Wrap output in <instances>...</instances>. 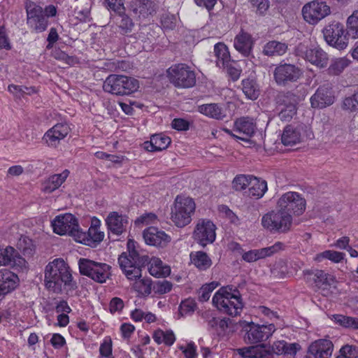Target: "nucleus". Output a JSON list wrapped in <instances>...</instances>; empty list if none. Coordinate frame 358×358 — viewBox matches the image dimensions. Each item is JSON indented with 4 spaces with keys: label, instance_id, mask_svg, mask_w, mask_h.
Returning <instances> with one entry per match:
<instances>
[{
    "label": "nucleus",
    "instance_id": "680f3d73",
    "mask_svg": "<svg viewBox=\"0 0 358 358\" xmlns=\"http://www.w3.org/2000/svg\"><path fill=\"white\" fill-rule=\"evenodd\" d=\"M123 308L124 302L120 298L114 297L110 300L109 303V310L111 313L120 312Z\"/></svg>",
    "mask_w": 358,
    "mask_h": 358
},
{
    "label": "nucleus",
    "instance_id": "2f4dec72",
    "mask_svg": "<svg viewBox=\"0 0 358 358\" xmlns=\"http://www.w3.org/2000/svg\"><path fill=\"white\" fill-rule=\"evenodd\" d=\"M132 10L143 17L152 15L156 10L155 3L152 0H135L132 2Z\"/></svg>",
    "mask_w": 358,
    "mask_h": 358
},
{
    "label": "nucleus",
    "instance_id": "3c124183",
    "mask_svg": "<svg viewBox=\"0 0 358 358\" xmlns=\"http://www.w3.org/2000/svg\"><path fill=\"white\" fill-rule=\"evenodd\" d=\"M119 15L120 20L118 22V27L121 29L122 34H126L131 32L134 26V23L132 22V20L127 15H124V12L119 14Z\"/></svg>",
    "mask_w": 358,
    "mask_h": 358
},
{
    "label": "nucleus",
    "instance_id": "4d7b16f0",
    "mask_svg": "<svg viewBox=\"0 0 358 358\" xmlns=\"http://www.w3.org/2000/svg\"><path fill=\"white\" fill-rule=\"evenodd\" d=\"M253 8H256V13L260 15L266 13L269 8L268 0H249Z\"/></svg>",
    "mask_w": 358,
    "mask_h": 358
},
{
    "label": "nucleus",
    "instance_id": "f257e3e1",
    "mask_svg": "<svg viewBox=\"0 0 358 358\" xmlns=\"http://www.w3.org/2000/svg\"><path fill=\"white\" fill-rule=\"evenodd\" d=\"M44 282L46 288L51 292L60 294L63 288H76V282H72V275L69 268L62 259H55L45 268Z\"/></svg>",
    "mask_w": 358,
    "mask_h": 358
},
{
    "label": "nucleus",
    "instance_id": "7c9ffc66",
    "mask_svg": "<svg viewBox=\"0 0 358 358\" xmlns=\"http://www.w3.org/2000/svg\"><path fill=\"white\" fill-rule=\"evenodd\" d=\"M69 174V171L66 169L59 174L51 176L43 184V190L45 192L51 193L58 189L65 181Z\"/></svg>",
    "mask_w": 358,
    "mask_h": 358
},
{
    "label": "nucleus",
    "instance_id": "79ce46f5",
    "mask_svg": "<svg viewBox=\"0 0 358 358\" xmlns=\"http://www.w3.org/2000/svg\"><path fill=\"white\" fill-rule=\"evenodd\" d=\"M190 257L192 263L201 271L206 270L212 264L211 259L204 252H196L195 254H191Z\"/></svg>",
    "mask_w": 358,
    "mask_h": 358
},
{
    "label": "nucleus",
    "instance_id": "09e8293b",
    "mask_svg": "<svg viewBox=\"0 0 358 358\" xmlns=\"http://www.w3.org/2000/svg\"><path fill=\"white\" fill-rule=\"evenodd\" d=\"M334 317L336 323L345 328L358 329V318L343 315H334Z\"/></svg>",
    "mask_w": 358,
    "mask_h": 358
},
{
    "label": "nucleus",
    "instance_id": "0e129e2a",
    "mask_svg": "<svg viewBox=\"0 0 358 358\" xmlns=\"http://www.w3.org/2000/svg\"><path fill=\"white\" fill-rule=\"evenodd\" d=\"M179 349L182 351L186 358H195L196 356V347L193 343H188L186 348L180 346Z\"/></svg>",
    "mask_w": 358,
    "mask_h": 358
},
{
    "label": "nucleus",
    "instance_id": "aec40b11",
    "mask_svg": "<svg viewBox=\"0 0 358 358\" xmlns=\"http://www.w3.org/2000/svg\"><path fill=\"white\" fill-rule=\"evenodd\" d=\"M70 127L66 123H59L48 130L43 137L50 147H56L61 140L64 139L70 132Z\"/></svg>",
    "mask_w": 358,
    "mask_h": 358
},
{
    "label": "nucleus",
    "instance_id": "a19ab883",
    "mask_svg": "<svg viewBox=\"0 0 358 358\" xmlns=\"http://www.w3.org/2000/svg\"><path fill=\"white\" fill-rule=\"evenodd\" d=\"M287 49L285 43L272 41L264 45L263 53L267 56L282 55L286 52Z\"/></svg>",
    "mask_w": 358,
    "mask_h": 358
},
{
    "label": "nucleus",
    "instance_id": "69168bd1",
    "mask_svg": "<svg viewBox=\"0 0 358 358\" xmlns=\"http://www.w3.org/2000/svg\"><path fill=\"white\" fill-rule=\"evenodd\" d=\"M100 354L103 357H109L112 353V341L109 339H105L99 348Z\"/></svg>",
    "mask_w": 358,
    "mask_h": 358
},
{
    "label": "nucleus",
    "instance_id": "9d476101",
    "mask_svg": "<svg viewBox=\"0 0 358 358\" xmlns=\"http://www.w3.org/2000/svg\"><path fill=\"white\" fill-rule=\"evenodd\" d=\"M306 204L305 199L300 194L288 192L278 199L277 206L290 215H301L305 211Z\"/></svg>",
    "mask_w": 358,
    "mask_h": 358
},
{
    "label": "nucleus",
    "instance_id": "49530a36",
    "mask_svg": "<svg viewBox=\"0 0 358 358\" xmlns=\"http://www.w3.org/2000/svg\"><path fill=\"white\" fill-rule=\"evenodd\" d=\"M346 34L352 38H358V10H355L348 18Z\"/></svg>",
    "mask_w": 358,
    "mask_h": 358
},
{
    "label": "nucleus",
    "instance_id": "ea45409f",
    "mask_svg": "<svg viewBox=\"0 0 358 358\" xmlns=\"http://www.w3.org/2000/svg\"><path fill=\"white\" fill-rule=\"evenodd\" d=\"M313 274V279L318 288L326 289L334 282V276L322 270H316Z\"/></svg>",
    "mask_w": 358,
    "mask_h": 358
},
{
    "label": "nucleus",
    "instance_id": "473e14b6",
    "mask_svg": "<svg viewBox=\"0 0 358 358\" xmlns=\"http://www.w3.org/2000/svg\"><path fill=\"white\" fill-rule=\"evenodd\" d=\"M199 111L209 117L223 120L226 114L223 108L217 103H207L199 106Z\"/></svg>",
    "mask_w": 358,
    "mask_h": 358
},
{
    "label": "nucleus",
    "instance_id": "bb28decb",
    "mask_svg": "<svg viewBox=\"0 0 358 358\" xmlns=\"http://www.w3.org/2000/svg\"><path fill=\"white\" fill-rule=\"evenodd\" d=\"M108 230L116 235L121 234L127 229L128 219L126 216L119 215L117 212L109 214L106 219Z\"/></svg>",
    "mask_w": 358,
    "mask_h": 358
},
{
    "label": "nucleus",
    "instance_id": "c03bdc74",
    "mask_svg": "<svg viewBox=\"0 0 358 358\" xmlns=\"http://www.w3.org/2000/svg\"><path fill=\"white\" fill-rule=\"evenodd\" d=\"M264 345H257L237 349L238 353L243 358H262V348Z\"/></svg>",
    "mask_w": 358,
    "mask_h": 358
},
{
    "label": "nucleus",
    "instance_id": "ddd939ff",
    "mask_svg": "<svg viewBox=\"0 0 358 358\" xmlns=\"http://www.w3.org/2000/svg\"><path fill=\"white\" fill-rule=\"evenodd\" d=\"M343 24L334 21L323 29L324 38L327 43L338 49L343 50L348 45L347 34Z\"/></svg>",
    "mask_w": 358,
    "mask_h": 358
},
{
    "label": "nucleus",
    "instance_id": "6ab92c4d",
    "mask_svg": "<svg viewBox=\"0 0 358 358\" xmlns=\"http://www.w3.org/2000/svg\"><path fill=\"white\" fill-rule=\"evenodd\" d=\"M334 345L327 339H319L313 342L308 347L307 358H330Z\"/></svg>",
    "mask_w": 358,
    "mask_h": 358
},
{
    "label": "nucleus",
    "instance_id": "72a5a7b5",
    "mask_svg": "<svg viewBox=\"0 0 358 358\" xmlns=\"http://www.w3.org/2000/svg\"><path fill=\"white\" fill-rule=\"evenodd\" d=\"M275 101L278 106H282V108H286L291 105L296 107L299 101V97L292 91H282L277 94Z\"/></svg>",
    "mask_w": 358,
    "mask_h": 358
},
{
    "label": "nucleus",
    "instance_id": "393cba45",
    "mask_svg": "<svg viewBox=\"0 0 358 358\" xmlns=\"http://www.w3.org/2000/svg\"><path fill=\"white\" fill-rule=\"evenodd\" d=\"M283 244L280 242L275 243L271 247L262 248L259 250H252L244 252L242 258L247 262H253L259 259L265 258L282 250Z\"/></svg>",
    "mask_w": 358,
    "mask_h": 358
},
{
    "label": "nucleus",
    "instance_id": "dca6fc26",
    "mask_svg": "<svg viewBox=\"0 0 358 358\" xmlns=\"http://www.w3.org/2000/svg\"><path fill=\"white\" fill-rule=\"evenodd\" d=\"M335 96L329 84L320 86L310 98L313 108H323L334 103Z\"/></svg>",
    "mask_w": 358,
    "mask_h": 358
},
{
    "label": "nucleus",
    "instance_id": "a18cd8bd",
    "mask_svg": "<svg viewBox=\"0 0 358 358\" xmlns=\"http://www.w3.org/2000/svg\"><path fill=\"white\" fill-rule=\"evenodd\" d=\"M17 248L24 256L31 257L35 251V245L31 239L27 236H22L17 242Z\"/></svg>",
    "mask_w": 358,
    "mask_h": 358
},
{
    "label": "nucleus",
    "instance_id": "4be33fe9",
    "mask_svg": "<svg viewBox=\"0 0 358 358\" xmlns=\"http://www.w3.org/2000/svg\"><path fill=\"white\" fill-rule=\"evenodd\" d=\"M143 237L146 244L153 246L164 247L171 241V237L168 234L155 227L145 229L143 232Z\"/></svg>",
    "mask_w": 358,
    "mask_h": 358
},
{
    "label": "nucleus",
    "instance_id": "a211bd4d",
    "mask_svg": "<svg viewBox=\"0 0 358 358\" xmlns=\"http://www.w3.org/2000/svg\"><path fill=\"white\" fill-rule=\"evenodd\" d=\"M26 260L10 246L0 251V266H9L16 269L26 268Z\"/></svg>",
    "mask_w": 358,
    "mask_h": 358
},
{
    "label": "nucleus",
    "instance_id": "13d9d810",
    "mask_svg": "<svg viewBox=\"0 0 358 358\" xmlns=\"http://www.w3.org/2000/svg\"><path fill=\"white\" fill-rule=\"evenodd\" d=\"M296 114V107L290 106L282 108L278 113L279 118L284 122H289Z\"/></svg>",
    "mask_w": 358,
    "mask_h": 358
},
{
    "label": "nucleus",
    "instance_id": "f8f14e48",
    "mask_svg": "<svg viewBox=\"0 0 358 358\" xmlns=\"http://www.w3.org/2000/svg\"><path fill=\"white\" fill-rule=\"evenodd\" d=\"M302 76L301 69L292 64L280 63L274 69L273 78L276 84L285 87L296 82Z\"/></svg>",
    "mask_w": 358,
    "mask_h": 358
},
{
    "label": "nucleus",
    "instance_id": "4468645a",
    "mask_svg": "<svg viewBox=\"0 0 358 358\" xmlns=\"http://www.w3.org/2000/svg\"><path fill=\"white\" fill-rule=\"evenodd\" d=\"M330 13V7L323 1H313L304 5L302 8L304 20L310 24H316Z\"/></svg>",
    "mask_w": 358,
    "mask_h": 358
},
{
    "label": "nucleus",
    "instance_id": "c756f323",
    "mask_svg": "<svg viewBox=\"0 0 358 358\" xmlns=\"http://www.w3.org/2000/svg\"><path fill=\"white\" fill-rule=\"evenodd\" d=\"M171 143V138L162 134H154L150 141L144 143L145 148L150 152L161 151L166 149Z\"/></svg>",
    "mask_w": 358,
    "mask_h": 358
},
{
    "label": "nucleus",
    "instance_id": "423d86ee",
    "mask_svg": "<svg viewBox=\"0 0 358 358\" xmlns=\"http://www.w3.org/2000/svg\"><path fill=\"white\" fill-rule=\"evenodd\" d=\"M78 266L81 275H86L99 283L106 282L111 276V266L106 263L80 258Z\"/></svg>",
    "mask_w": 358,
    "mask_h": 358
},
{
    "label": "nucleus",
    "instance_id": "2eb2a0df",
    "mask_svg": "<svg viewBox=\"0 0 358 358\" xmlns=\"http://www.w3.org/2000/svg\"><path fill=\"white\" fill-rule=\"evenodd\" d=\"M215 236V226L211 221L201 220L198 222L194 231V238L199 245L205 247L213 243Z\"/></svg>",
    "mask_w": 358,
    "mask_h": 358
},
{
    "label": "nucleus",
    "instance_id": "de8ad7c7",
    "mask_svg": "<svg viewBox=\"0 0 358 358\" xmlns=\"http://www.w3.org/2000/svg\"><path fill=\"white\" fill-rule=\"evenodd\" d=\"M344 257L345 254L343 252L334 250H325L323 252L317 255L315 260L321 262L323 259H327L334 263H338L344 259Z\"/></svg>",
    "mask_w": 358,
    "mask_h": 358
},
{
    "label": "nucleus",
    "instance_id": "7ed1b4c3",
    "mask_svg": "<svg viewBox=\"0 0 358 358\" xmlns=\"http://www.w3.org/2000/svg\"><path fill=\"white\" fill-rule=\"evenodd\" d=\"M196 204L193 199L184 195H178L171 207V220L180 228L188 225L192 222Z\"/></svg>",
    "mask_w": 358,
    "mask_h": 358
},
{
    "label": "nucleus",
    "instance_id": "603ef678",
    "mask_svg": "<svg viewBox=\"0 0 358 358\" xmlns=\"http://www.w3.org/2000/svg\"><path fill=\"white\" fill-rule=\"evenodd\" d=\"M172 284L166 280H159L153 282V291L155 293L162 294L171 290Z\"/></svg>",
    "mask_w": 358,
    "mask_h": 358
},
{
    "label": "nucleus",
    "instance_id": "b1692460",
    "mask_svg": "<svg viewBox=\"0 0 358 358\" xmlns=\"http://www.w3.org/2000/svg\"><path fill=\"white\" fill-rule=\"evenodd\" d=\"M256 125L249 117H241L234 122V131L239 134L238 139L248 141L255 131Z\"/></svg>",
    "mask_w": 358,
    "mask_h": 358
},
{
    "label": "nucleus",
    "instance_id": "8fccbe9b",
    "mask_svg": "<svg viewBox=\"0 0 358 358\" xmlns=\"http://www.w3.org/2000/svg\"><path fill=\"white\" fill-rule=\"evenodd\" d=\"M135 287L138 292L148 296L151 294V291L153 289V282L149 278H143L136 282Z\"/></svg>",
    "mask_w": 358,
    "mask_h": 358
},
{
    "label": "nucleus",
    "instance_id": "20e7f679",
    "mask_svg": "<svg viewBox=\"0 0 358 358\" xmlns=\"http://www.w3.org/2000/svg\"><path fill=\"white\" fill-rule=\"evenodd\" d=\"M139 87L138 81L131 77L110 74L103 84L104 92L117 96L129 95L136 92Z\"/></svg>",
    "mask_w": 358,
    "mask_h": 358
},
{
    "label": "nucleus",
    "instance_id": "a878e982",
    "mask_svg": "<svg viewBox=\"0 0 358 358\" xmlns=\"http://www.w3.org/2000/svg\"><path fill=\"white\" fill-rule=\"evenodd\" d=\"M76 236V241L90 247H96L103 241L104 233L98 230L96 228L90 227L87 232L83 231L80 229Z\"/></svg>",
    "mask_w": 358,
    "mask_h": 358
},
{
    "label": "nucleus",
    "instance_id": "bf43d9fd",
    "mask_svg": "<svg viewBox=\"0 0 358 358\" xmlns=\"http://www.w3.org/2000/svg\"><path fill=\"white\" fill-rule=\"evenodd\" d=\"M341 355L336 358H358V348L352 345H345L340 350Z\"/></svg>",
    "mask_w": 358,
    "mask_h": 358
},
{
    "label": "nucleus",
    "instance_id": "e2e57ef3",
    "mask_svg": "<svg viewBox=\"0 0 358 358\" xmlns=\"http://www.w3.org/2000/svg\"><path fill=\"white\" fill-rule=\"evenodd\" d=\"M0 49L10 50L11 45L4 27H0Z\"/></svg>",
    "mask_w": 358,
    "mask_h": 358
},
{
    "label": "nucleus",
    "instance_id": "774afa93",
    "mask_svg": "<svg viewBox=\"0 0 358 358\" xmlns=\"http://www.w3.org/2000/svg\"><path fill=\"white\" fill-rule=\"evenodd\" d=\"M180 307V313L183 315L194 312L196 304L194 301L187 300L182 301Z\"/></svg>",
    "mask_w": 358,
    "mask_h": 358
},
{
    "label": "nucleus",
    "instance_id": "5701e85b",
    "mask_svg": "<svg viewBox=\"0 0 358 358\" xmlns=\"http://www.w3.org/2000/svg\"><path fill=\"white\" fill-rule=\"evenodd\" d=\"M131 255L122 253L118 258V263L122 271L129 280H133L141 276V271L134 264Z\"/></svg>",
    "mask_w": 358,
    "mask_h": 358
},
{
    "label": "nucleus",
    "instance_id": "f704fd0d",
    "mask_svg": "<svg viewBox=\"0 0 358 358\" xmlns=\"http://www.w3.org/2000/svg\"><path fill=\"white\" fill-rule=\"evenodd\" d=\"M249 195L259 199L264 196L267 191V182L266 180L259 178L251 176V180L249 182Z\"/></svg>",
    "mask_w": 358,
    "mask_h": 358
},
{
    "label": "nucleus",
    "instance_id": "9b49d317",
    "mask_svg": "<svg viewBox=\"0 0 358 358\" xmlns=\"http://www.w3.org/2000/svg\"><path fill=\"white\" fill-rule=\"evenodd\" d=\"M55 233L59 235L68 234L76 241V235L80 232L77 218L71 213L57 215L52 222Z\"/></svg>",
    "mask_w": 358,
    "mask_h": 358
},
{
    "label": "nucleus",
    "instance_id": "37998d69",
    "mask_svg": "<svg viewBox=\"0 0 358 358\" xmlns=\"http://www.w3.org/2000/svg\"><path fill=\"white\" fill-rule=\"evenodd\" d=\"M341 107L349 113L358 111V90L352 94L346 95L342 100Z\"/></svg>",
    "mask_w": 358,
    "mask_h": 358
},
{
    "label": "nucleus",
    "instance_id": "0eeeda50",
    "mask_svg": "<svg viewBox=\"0 0 358 358\" xmlns=\"http://www.w3.org/2000/svg\"><path fill=\"white\" fill-rule=\"evenodd\" d=\"M167 74L170 82L176 87L190 88L196 84V74L187 64L172 66L168 69Z\"/></svg>",
    "mask_w": 358,
    "mask_h": 358
},
{
    "label": "nucleus",
    "instance_id": "58836bf2",
    "mask_svg": "<svg viewBox=\"0 0 358 358\" xmlns=\"http://www.w3.org/2000/svg\"><path fill=\"white\" fill-rule=\"evenodd\" d=\"M209 329H213L217 331V335L223 336L225 334L231 320L229 318L220 319L219 317H213L206 320Z\"/></svg>",
    "mask_w": 358,
    "mask_h": 358
},
{
    "label": "nucleus",
    "instance_id": "39448f33",
    "mask_svg": "<svg viewBox=\"0 0 358 358\" xmlns=\"http://www.w3.org/2000/svg\"><path fill=\"white\" fill-rule=\"evenodd\" d=\"M292 224V215L278 207L263 215L262 218L263 227L271 232L286 233L290 230Z\"/></svg>",
    "mask_w": 358,
    "mask_h": 358
},
{
    "label": "nucleus",
    "instance_id": "e433bc0d",
    "mask_svg": "<svg viewBox=\"0 0 358 358\" xmlns=\"http://www.w3.org/2000/svg\"><path fill=\"white\" fill-rule=\"evenodd\" d=\"M215 55L217 57L216 64L218 67H225L230 62V54L228 48L222 43H218L214 47Z\"/></svg>",
    "mask_w": 358,
    "mask_h": 358
},
{
    "label": "nucleus",
    "instance_id": "c85d7f7f",
    "mask_svg": "<svg viewBox=\"0 0 358 358\" xmlns=\"http://www.w3.org/2000/svg\"><path fill=\"white\" fill-rule=\"evenodd\" d=\"M301 129L293 124L287 125L281 136V141L286 146L294 145L301 141Z\"/></svg>",
    "mask_w": 358,
    "mask_h": 358
},
{
    "label": "nucleus",
    "instance_id": "052dcab7",
    "mask_svg": "<svg viewBox=\"0 0 358 358\" xmlns=\"http://www.w3.org/2000/svg\"><path fill=\"white\" fill-rule=\"evenodd\" d=\"M134 264L141 271V267L150 264L151 259L148 255H140L138 252H131Z\"/></svg>",
    "mask_w": 358,
    "mask_h": 358
},
{
    "label": "nucleus",
    "instance_id": "5fc2aeb1",
    "mask_svg": "<svg viewBox=\"0 0 358 358\" xmlns=\"http://www.w3.org/2000/svg\"><path fill=\"white\" fill-rule=\"evenodd\" d=\"M104 4L109 9L118 14L124 12V0H103Z\"/></svg>",
    "mask_w": 358,
    "mask_h": 358
},
{
    "label": "nucleus",
    "instance_id": "4c0bfd02",
    "mask_svg": "<svg viewBox=\"0 0 358 358\" xmlns=\"http://www.w3.org/2000/svg\"><path fill=\"white\" fill-rule=\"evenodd\" d=\"M150 275L157 278H164L170 274L171 269L169 266H163L162 262L158 258H152L148 267Z\"/></svg>",
    "mask_w": 358,
    "mask_h": 358
},
{
    "label": "nucleus",
    "instance_id": "6e6d98bb",
    "mask_svg": "<svg viewBox=\"0 0 358 358\" xmlns=\"http://www.w3.org/2000/svg\"><path fill=\"white\" fill-rule=\"evenodd\" d=\"M348 65V60L344 58H340L334 61L329 66V71L334 74L338 75L341 73L345 67Z\"/></svg>",
    "mask_w": 358,
    "mask_h": 358
},
{
    "label": "nucleus",
    "instance_id": "f03ea898",
    "mask_svg": "<svg viewBox=\"0 0 358 358\" xmlns=\"http://www.w3.org/2000/svg\"><path fill=\"white\" fill-rule=\"evenodd\" d=\"M213 303L220 311L232 317L239 315L243 307L239 291L233 286L220 288L213 296Z\"/></svg>",
    "mask_w": 358,
    "mask_h": 358
},
{
    "label": "nucleus",
    "instance_id": "cd10ccee",
    "mask_svg": "<svg viewBox=\"0 0 358 358\" xmlns=\"http://www.w3.org/2000/svg\"><path fill=\"white\" fill-rule=\"evenodd\" d=\"M253 45L252 36L243 29L234 38V48L245 57L250 54Z\"/></svg>",
    "mask_w": 358,
    "mask_h": 358
},
{
    "label": "nucleus",
    "instance_id": "864d4df0",
    "mask_svg": "<svg viewBox=\"0 0 358 358\" xmlns=\"http://www.w3.org/2000/svg\"><path fill=\"white\" fill-rule=\"evenodd\" d=\"M252 176L240 175L236 176L233 182V187L237 190L241 191L245 189L247 187H249V182L251 180Z\"/></svg>",
    "mask_w": 358,
    "mask_h": 358
},
{
    "label": "nucleus",
    "instance_id": "c9c22d12",
    "mask_svg": "<svg viewBox=\"0 0 358 358\" xmlns=\"http://www.w3.org/2000/svg\"><path fill=\"white\" fill-rule=\"evenodd\" d=\"M242 90L246 97L251 100H256L260 94L259 86L253 78L242 80Z\"/></svg>",
    "mask_w": 358,
    "mask_h": 358
},
{
    "label": "nucleus",
    "instance_id": "6e6552de",
    "mask_svg": "<svg viewBox=\"0 0 358 358\" xmlns=\"http://www.w3.org/2000/svg\"><path fill=\"white\" fill-rule=\"evenodd\" d=\"M24 8L27 13V24L29 28L36 33L45 31L49 21L44 15L43 8L30 0L25 1Z\"/></svg>",
    "mask_w": 358,
    "mask_h": 358
},
{
    "label": "nucleus",
    "instance_id": "338daca9",
    "mask_svg": "<svg viewBox=\"0 0 358 358\" xmlns=\"http://www.w3.org/2000/svg\"><path fill=\"white\" fill-rule=\"evenodd\" d=\"M172 127L178 131H186L189 129V122L183 119L176 118L172 121Z\"/></svg>",
    "mask_w": 358,
    "mask_h": 358
},
{
    "label": "nucleus",
    "instance_id": "f3484780",
    "mask_svg": "<svg viewBox=\"0 0 358 358\" xmlns=\"http://www.w3.org/2000/svg\"><path fill=\"white\" fill-rule=\"evenodd\" d=\"M303 45H300L298 50L306 60L320 68L327 66L329 58L327 54L322 48L317 46L306 48V50H303Z\"/></svg>",
    "mask_w": 358,
    "mask_h": 358
},
{
    "label": "nucleus",
    "instance_id": "1a4fd4ad",
    "mask_svg": "<svg viewBox=\"0 0 358 358\" xmlns=\"http://www.w3.org/2000/svg\"><path fill=\"white\" fill-rule=\"evenodd\" d=\"M244 340L247 343L257 344L268 339L275 331L273 324L259 325L254 322H244Z\"/></svg>",
    "mask_w": 358,
    "mask_h": 358
},
{
    "label": "nucleus",
    "instance_id": "412c9836",
    "mask_svg": "<svg viewBox=\"0 0 358 358\" xmlns=\"http://www.w3.org/2000/svg\"><path fill=\"white\" fill-rule=\"evenodd\" d=\"M19 278L13 272L5 269L0 270V301L19 285Z\"/></svg>",
    "mask_w": 358,
    "mask_h": 358
}]
</instances>
